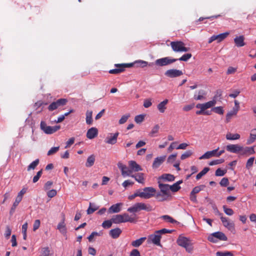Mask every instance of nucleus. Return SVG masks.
Here are the masks:
<instances>
[{
    "instance_id": "16",
    "label": "nucleus",
    "mask_w": 256,
    "mask_h": 256,
    "mask_svg": "<svg viewBox=\"0 0 256 256\" xmlns=\"http://www.w3.org/2000/svg\"><path fill=\"white\" fill-rule=\"evenodd\" d=\"M240 146L238 144H230L226 146V150L230 152L238 154L240 152Z\"/></svg>"
},
{
    "instance_id": "25",
    "label": "nucleus",
    "mask_w": 256,
    "mask_h": 256,
    "mask_svg": "<svg viewBox=\"0 0 256 256\" xmlns=\"http://www.w3.org/2000/svg\"><path fill=\"white\" fill-rule=\"evenodd\" d=\"M216 104V100L214 99L212 100L209 101L207 102H206L204 104H200L201 107L204 110L208 108H210L214 106Z\"/></svg>"
},
{
    "instance_id": "13",
    "label": "nucleus",
    "mask_w": 256,
    "mask_h": 256,
    "mask_svg": "<svg viewBox=\"0 0 256 256\" xmlns=\"http://www.w3.org/2000/svg\"><path fill=\"white\" fill-rule=\"evenodd\" d=\"M254 152V149L252 147H243L240 146L239 154L249 156Z\"/></svg>"
},
{
    "instance_id": "30",
    "label": "nucleus",
    "mask_w": 256,
    "mask_h": 256,
    "mask_svg": "<svg viewBox=\"0 0 256 256\" xmlns=\"http://www.w3.org/2000/svg\"><path fill=\"white\" fill-rule=\"evenodd\" d=\"M146 237H142L132 242L131 245L134 247H138L144 242L146 240Z\"/></svg>"
},
{
    "instance_id": "38",
    "label": "nucleus",
    "mask_w": 256,
    "mask_h": 256,
    "mask_svg": "<svg viewBox=\"0 0 256 256\" xmlns=\"http://www.w3.org/2000/svg\"><path fill=\"white\" fill-rule=\"evenodd\" d=\"M206 95V92L203 90H200L198 91V96H194V99L196 100H202L204 98V96Z\"/></svg>"
},
{
    "instance_id": "58",
    "label": "nucleus",
    "mask_w": 256,
    "mask_h": 256,
    "mask_svg": "<svg viewBox=\"0 0 256 256\" xmlns=\"http://www.w3.org/2000/svg\"><path fill=\"white\" fill-rule=\"evenodd\" d=\"M130 116V115L129 114L122 116L120 119L119 120V124H124L127 121Z\"/></svg>"
},
{
    "instance_id": "26",
    "label": "nucleus",
    "mask_w": 256,
    "mask_h": 256,
    "mask_svg": "<svg viewBox=\"0 0 256 256\" xmlns=\"http://www.w3.org/2000/svg\"><path fill=\"white\" fill-rule=\"evenodd\" d=\"M136 206H138L139 210H146L147 212H150L152 210V206L150 205H146L144 203L138 202L136 203Z\"/></svg>"
},
{
    "instance_id": "19",
    "label": "nucleus",
    "mask_w": 256,
    "mask_h": 256,
    "mask_svg": "<svg viewBox=\"0 0 256 256\" xmlns=\"http://www.w3.org/2000/svg\"><path fill=\"white\" fill-rule=\"evenodd\" d=\"M244 40V36H237L234 38V42L236 46L242 47L246 44Z\"/></svg>"
},
{
    "instance_id": "41",
    "label": "nucleus",
    "mask_w": 256,
    "mask_h": 256,
    "mask_svg": "<svg viewBox=\"0 0 256 256\" xmlns=\"http://www.w3.org/2000/svg\"><path fill=\"white\" fill-rule=\"evenodd\" d=\"M216 256H234L232 252L226 251L222 252H216Z\"/></svg>"
},
{
    "instance_id": "9",
    "label": "nucleus",
    "mask_w": 256,
    "mask_h": 256,
    "mask_svg": "<svg viewBox=\"0 0 256 256\" xmlns=\"http://www.w3.org/2000/svg\"><path fill=\"white\" fill-rule=\"evenodd\" d=\"M164 74L168 78H174L182 75L183 72L180 70L172 68L167 70Z\"/></svg>"
},
{
    "instance_id": "51",
    "label": "nucleus",
    "mask_w": 256,
    "mask_h": 256,
    "mask_svg": "<svg viewBox=\"0 0 256 256\" xmlns=\"http://www.w3.org/2000/svg\"><path fill=\"white\" fill-rule=\"evenodd\" d=\"M224 212L228 216H232L234 214V210L230 208H228L226 206H222Z\"/></svg>"
},
{
    "instance_id": "48",
    "label": "nucleus",
    "mask_w": 256,
    "mask_h": 256,
    "mask_svg": "<svg viewBox=\"0 0 256 256\" xmlns=\"http://www.w3.org/2000/svg\"><path fill=\"white\" fill-rule=\"evenodd\" d=\"M174 231V230H167L166 228H162V229H161L160 230H156L155 232V233L156 234H160L161 236V234H166V233L171 234Z\"/></svg>"
},
{
    "instance_id": "35",
    "label": "nucleus",
    "mask_w": 256,
    "mask_h": 256,
    "mask_svg": "<svg viewBox=\"0 0 256 256\" xmlns=\"http://www.w3.org/2000/svg\"><path fill=\"white\" fill-rule=\"evenodd\" d=\"M132 178H134L140 184H144V174L142 173H139L137 174L136 176L132 175Z\"/></svg>"
},
{
    "instance_id": "53",
    "label": "nucleus",
    "mask_w": 256,
    "mask_h": 256,
    "mask_svg": "<svg viewBox=\"0 0 256 256\" xmlns=\"http://www.w3.org/2000/svg\"><path fill=\"white\" fill-rule=\"evenodd\" d=\"M60 149V146H56L52 148L48 152L47 154L48 156H50L54 154L56 152H57Z\"/></svg>"
},
{
    "instance_id": "8",
    "label": "nucleus",
    "mask_w": 256,
    "mask_h": 256,
    "mask_svg": "<svg viewBox=\"0 0 256 256\" xmlns=\"http://www.w3.org/2000/svg\"><path fill=\"white\" fill-rule=\"evenodd\" d=\"M67 102L68 100L66 98L58 99L56 101L52 102L48 106V110L50 111H52L60 106L66 105Z\"/></svg>"
},
{
    "instance_id": "7",
    "label": "nucleus",
    "mask_w": 256,
    "mask_h": 256,
    "mask_svg": "<svg viewBox=\"0 0 256 256\" xmlns=\"http://www.w3.org/2000/svg\"><path fill=\"white\" fill-rule=\"evenodd\" d=\"M178 60L176 58H172L170 57H164L158 58L155 61V64L159 66H164L170 64Z\"/></svg>"
},
{
    "instance_id": "56",
    "label": "nucleus",
    "mask_w": 256,
    "mask_h": 256,
    "mask_svg": "<svg viewBox=\"0 0 256 256\" xmlns=\"http://www.w3.org/2000/svg\"><path fill=\"white\" fill-rule=\"evenodd\" d=\"M220 184L222 186H227L229 184L228 179L227 178H223L220 182Z\"/></svg>"
},
{
    "instance_id": "43",
    "label": "nucleus",
    "mask_w": 256,
    "mask_h": 256,
    "mask_svg": "<svg viewBox=\"0 0 256 256\" xmlns=\"http://www.w3.org/2000/svg\"><path fill=\"white\" fill-rule=\"evenodd\" d=\"M135 64L134 62L130 64H116L115 66H120L123 68V70L124 71L125 68H130Z\"/></svg>"
},
{
    "instance_id": "63",
    "label": "nucleus",
    "mask_w": 256,
    "mask_h": 256,
    "mask_svg": "<svg viewBox=\"0 0 256 256\" xmlns=\"http://www.w3.org/2000/svg\"><path fill=\"white\" fill-rule=\"evenodd\" d=\"M144 120V116L140 114L136 116L134 120L136 123H140Z\"/></svg>"
},
{
    "instance_id": "57",
    "label": "nucleus",
    "mask_w": 256,
    "mask_h": 256,
    "mask_svg": "<svg viewBox=\"0 0 256 256\" xmlns=\"http://www.w3.org/2000/svg\"><path fill=\"white\" fill-rule=\"evenodd\" d=\"M40 161H33L28 167V170L30 171V170H34L36 166L38 164Z\"/></svg>"
},
{
    "instance_id": "12",
    "label": "nucleus",
    "mask_w": 256,
    "mask_h": 256,
    "mask_svg": "<svg viewBox=\"0 0 256 256\" xmlns=\"http://www.w3.org/2000/svg\"><path fill=\"white\" fill-rule=\"evenodd\" d=\"M118 166L121 170L122 174L124 176H130L132 174V170L128 168L126 165L123 164L121 162L118 164Z\"/></svg>"
},
{
    "instance_id": "47",
    "label": "nucleus",
    "mask_w": 256,
    "mask_h": 256,
    "mask_svg": "<svg viewBox=\"0 0 256 256\" xmlns=\"http://www.w3.org/2000/svg\"><path fill=\"white\" fill-rule=\"evenodd\" d=\"M192 56V54L190 53H188L186 54H184L182 56H181L180 58L178 59V60H180V61H184L186 62L189 60L190 58H191Z\"/></svg>"
},
{
    "instance_id": "10",
    "label": "nucleus",
    "mask_w": 256,
    "mask_h": 256,
    "mask_svg": "<svg viewBox=\"0 0 256 256\" xmlns=\"http://www.w3.org/2000/svg\"><path fill=\"white\" fill-rule=\"evenodd\" d=\"M229 34V32H226L224 33L220 34L218 35H213L208 40V44L212 43L214 40H217L218 42H221L224 40Z\"/></svg>"
},
{
    "instance_id": "14",
    "label": "nucleus",
    "mask_w": 256,
    "mask_h": 256,
    "mask_svg": "<svg viewBox=\"0 0 256 256\" xmlns=\"http://www.w3.org/2000/svg\"><path fill=\"white\" fill-rule=\"evenodd\" d=\"M118 134L119 133L118 132L115 133L114 134H110V136H108L105 139L106 143L111 144H115L117 142V138Z\"/></svg>"
},
{
    "instance_id": "5",
    "label": "nucleus",
    "mask_w": 256,
    "mask_h": 256,
    "mask_svg": "<svg viewBox=\"0 0 256 256\" xmlns=\"http://www.w3.org/2000/svg\"><path fill=\"white\" fill-rule=\"evenodd\" d=\"M172 50L174 52H186L190 48L185 46V44L182 41L172 42L170 44Z\"/></svg>"
},
{
    "instance_id": "59",
    "label": "nucleus",
    "mask_w": 256,
    "mask_h": 256,
    "mask_svg": "<svg viewBox=\"0 0 256 256\" xmlns=\"http://www.w3.org/2000/svg\"><path fill=\"white\" fill-rule=\"evenodd\" d=\"M192 154V152L190 150H188L185 152L182 156L181 159L184 160L188 158Z\"/></svg>"
},
{
    "instance_id": "33",
    "label": "nucleus",
    "mask_w": 256,
    "mask_h": 256,
    "mask_svg": "<svg viewBox=\"0 0 256 256\" xmlns=\"http://www.w3.org/2000/svg\"><path fill=\"white\" fill-rule=\"evenodd\" d=\"M21 200H20L19 198H16L15 202H14L10 211V216L13 214L16 206H18V204L21 202Z\"/></svg>"
},
{
    "instance_id": "54",
    "label": "nucleus",
    "mask_w": 256,
    "mask_h": 256,
    "mask_svg": "<svg viewBox=\"0 0 256 256\" xmlns=\"http://www.w3.org/2000/svg\"><path fill=\"white\" fill-rule=\"evenodd\" d=\"M135 64H137L138 66L144 68L148 65V62L142 60H139L134 62Z\"/></svg>"
},
{
    "instance_id": "11",
    "label": "nucleus",
    "mask_w": 256,
    "mask_h": 256,
    "mask_svg": "<svg viewBox=\"0 0 256 256\" xmlns=\"http://www.w3.org/2000/svg\"><path fill=\"white\" fill-rule=\"evenodd\" d=\"M161 238L162 236L160 234H156L154 232V234H151L148 236V240L151 241L154 244L162 246L160 242Z\"/></svg>"
},
{
    "instance_id": "23",
    "label": "nucleus",
    "mask_w": 256,
    "mask_h": 256,
    "mask_svg": "<svg viewBox=\"0 0 256 256\" xmlns=\"http://www.w3.org/2000/svg\"><path fill=\"white\" fill-rule=\"evenodd\" d=\"M212 236L220 240L226 241L228 240V238L225 234L221 232H215L212 234Z\"/></svg>"
},
{
    "instance_id": "21",
    "label": "nucleus",
    "mask_w": 256,
    "mask_h": 256,
    "mask_svg": "<svg viewBox=\"0 0 256 256\" xmlns=\"http://www.w3.org/2000/svg\"><path fill=\"white\" fill-rule=\"evenodd\" d=\"M256 140V128L252 129L250 130V137L246 140L247 144H250Z\"/></svg>"
},
{
    "instance_id": "28",
    "label": "nucleus",
    "mask_w": 256,
    "mask_h": 256,
    "mask_svg": "<svg viewBox=\"0 0 256 256\" xmlns=\"http://www.w3.org/2000/svg\"><path fill=\"white\" fill-rule=\"evenodd\" d=\"M122 216L124 222H136V218H132L130 217L129 215L127 213H124L122 214H121Z\"/></svg>"
},
{
    "instance_id": "24",
    "label": "nucleus",
    "mask_w": 256,
    "mask_h": 256,
    "mask_svg": "<svg viewBox=\"0 0 256 256\" xmlns=\"http://www.w3.org/2000/svg\"><path fill=\"white\" fill-rule=\"evenodd\" d=\"M130 170H132V173L133 171L138 172L142 170L140 166L136 161H130L129 164Z\"/></svg>"
},
{
    "instance_id": "1",
    "label": "nucleus",
    "mask_w": 256,
    "mask_h": 256,
    "mask_svg": "<svg viewBox=\"0 0 256 256\" xmlns=\"http://www.w3.org/2000/svg\"><path fill=\"white\" fill-rule=\"evenodd\" d=\"M156 190L152 187H146L143 189V192H140V190L133 194L129 196L128 200H132L136 196H140L141 198L148 199L155 196Z\"/></svg>"
},
{
    "instance_id": "18",
    "label": "nucleus",
    "mask_w": 256,
    "mask_h": 256,
    "mask_svg": "<svg viewBox=\"0 0 256 256\" xmlns=\"http://www.w3.org/2000/svg\"><path fill=\"white\" fill-rule=\"evenodd\" d=\"M98 134V130L96 128H91L86 133V137L89 139H92Z\"/></svg>"
},
{
    "instance_id": "52",
    "label": "nucleus",
    "mask_w": 256,
    "mask_h": 256,
    "mask_svg": "<svg viewBox=\"0 0 256 256\" xmlns=\"http://www.w3.org/2000/svg\"><path fill=\"white\" fill-rule=\"evenodd\" d=\"M159 128H160V126L158 124L155 125L154 126V128H152L150 132V136L152 137L154 136V134L158 132Z\"/></svg>"
},
{
    "instance_id": "39",
    "label": "nucleus",
    "mask_w": 256,
    "mask_h": 256,
    "mask_svg": "<svg viewBox=\"0 0 256 256\" xmlns=\"http://www.w3.org/2000/svg\"><path fill=\"white\" fill-rule=\"evenodd\" d=\"M116 67L117 68L110 70L108 72L110 74H118L124 72L122 67Z\"/></svg>"
},
{
    "instance_id": "3",
    "label": "nucleus",
    "mask_w": 256,
    "mask_h": 256,
    "mask_svg": "<svg viewBox=\"0 0 256 256\" xmlns=\"http://www.w3.org/2000/svg\"><path fill=\"white\" fill-rule=\"evenodd\" d=\"M176 242L178 246L185 248L186 251L188 252H192L193 250L192 243L188 238L180 236L177 239Z\"/></svg>"
},
{
    "instance_id": "61",
    "label": "nucleus",
    "mask_w": 256,
    "mask_h": 256,
    "mask_svg": "<svg viewBox=\"0 0 256 256\" xmlns=\"http://www.w3.org/2000/svg\"><path fill=\"white\" fill-rule=\"evenodd\" d=\"M57 192L56 190L52 189L47 192V196L50 198H52L56 195Z\"/></svg>"
},
{
    "instance_id": "46",
    "label": "nucleus",
    "mask_w": 256,
    "mask_h": 256,
    "mask_svg": "<svg viewBox=\"0 0 256 256\" xmlns=\"http://www.w3.org/2000/svg\"><path fill=\"white\" fill-rule=\"evenodd\" d=\"M212 110L219 114H223L224 113V110L222 106L214 107L212 108Z\"/></svg>"
},
{
    "instance_id": "32",
    "label": "nucleus",
    "mask_w": 256,
    "mask_h": 256,
    "mask_svg": "<svg viewBox=\"0 0 256 256\" xmlns=\"http://www.w3.org/2000/svg\"><path fill=\"white\" fill-rule=\"evenodd\" d=\"M112 221L114 224H120L123 222L124 219L121 214H116L112 216Z\"/></svg>"
},
{
    "instance_id": "55",
    "label": "nucleus",
    "mask_w": 256,
    "mask_h": 256,
    "mask_svg": "<svg viewBox=\"0 0 256 256\" xmlns=\"http://www.w3.org/2000/svg\"><path fill=\"white\" fill-rule=\"evenodd\" d=\"M169 188L172 192H176L180 189V186L174 183L172 186H170Z\"/></svg>"
},
{
    "instance_id": "44",
    "label": "nucleus",
    "mask_w": 256,
    "mask_h": 256,
    "mask_svg": "<svg viewBox=\"0 0 256 256\" xmlns=\"http://www.w3.org/2000/svg\"><path fill=\"white\" fill-rule=\"evenodd\" d=\"M237 114L232 110L229 112L226 115V122L228 123L230 122L232 118L234 116H236Z\"/></svg>"
},
{
    "instance_id": "34",
    "label": "nucleus",
    "mask_w": 256,
    "mask_h": 256,
    "mask_svg": "<svg viewBox=\"0 0 256 256\" xmlns=\"http://www.w3.org/2000/svg\"><path fill=\"white\" fill-rule=\"evenodd\" d=\"M92 110H87L86 112V123L88 124H91L92 123Z\"/></svg>"
},
{
    "instance_id": "50",
    "label": "nucleus",
    "mask_w": 256,
    "mask_h": 256,
    "mask_svg": "<svg viewBox=\"0 0 256 256\" xmlns=\"http://www.w3.org/2000/svg\"><path fill=\"white\" fill-rule=\"evenodd\" d=\"M226 172V170H222L220 168H218L215 172V175L216 176H224Z\"/></svg>"
},
{
    "instance_id": "2",
    "label": "nucleus",
    "mask_w": 256,
    "mask_h": 256,
    "mask_svg": "<svg viewBox=\"0 0 256 256\" xmlns=\"http://www.w3.org/2000/svg\"><path fill=\"white\" fill-rule=\"evenodd\" d=\"M158 183V187L160 190V192H158L156 195V198L159 202H163L166 200L168 198H171L172 196L170 192V185L168 184H164Z\"/></svg>"
},
{
    "instance_id": "4",
    "label": "nucleus",
    "mask_w": 256,
    "mask_h": 256,
    "mask_svg": "<svg viewBox=\"0 0 256 256\" xmlns=\"http://www.w3.org/2000/svg\"><path fill=\"white\" fill-rule=\"evenodd\" d=\"M224 152V150H220L219 148L208 151L199 158V159H210L212 158H218Z\"/></svg>"
},
{
    "instance_id": "42",
    "label": "nucleus",
    "mask_w": 256,
    "mask_h": 256,
    "mask_svg": "<svg viewBox=\"0 0 256 256\" xmlns=\"http://www.w3.org/2000/svg\"><path fill=\"white\" fill-rule=\"evenodd\" d=\"M204 185H200L198 186H195L191 192L192 194H196L199 192L200 190H202L205 188Z\"/></svg>"
},
{
    "instance_id": "15",
    "label": "nucleus",
    "mask_w": 256,
    "mask_h": 256,
    "mask_svg": "<svg viewBox=\"0 0 256 256\" xmlns=\"http://www.w3.org/2000/svg\"><path fill=\"white\" fill-rule=\"evenodd\" d=\"M64 220L65 216L64 214H62V221L58 224L57 226V228L60 230V232L62 234H63L64 235H66L67 231L66 224L64 223Z\"/></svg>"
},
{
    "instance_id": "49",
    "label": "nucleus",
    "mask_w": 256,
    "mask_h": 256,
    "mask_svg": "<svg viewBox=\"0 0 256 256\" xmlns=\"http://www.w3.org/2000/svg\"><path fill=\"white\" fill-rule=\"evenodd\" d=\"M92 204L91 202H90L89 207L86 210L88 214H92V213H94L95 211H96L98 208V206H94V208H92Z\"/></svg>"
},
{
    "instance_id": "60",
    "label": "nucleus",
    "mask_w": 256,
    "mask_h": 256,
    "mask_svg": "<svg viewBox=\"0 0 256 256\" xmlns=\"http://www.w3.org/2000/svg\"><path fill=\"white\" fill-rule=\"evenodd\" d=\"M12 233V230L8 226H6V230L4 233V236L6 238H9Z\"/></svg>"
},
{
    "instance_id": "64",
    "label": "nucleus",
    "mask_w": 256,
    "mask_h": 256,
    "mask_svg": "<svg viewBox=\"0 0 256 256\" xmlns=\"http://www.w3.org/2000/svg\"><path fill=\"white\" fill-rule=\"evenodd\" d=\"M130 256H140V252L137 249H134L130 253Z\"/></svg>"
},
{
    "instance_id": "36",
    "label": "nucleus",
    "mask_w": 256,
    "mask_h": 256,
    "mask_svg": "<svg viewBox=\"0 0 256 256\" xmlns=\"http://www.w3.org/2000/svg\"><path fill=\"white\" fill-rule=\"evenodd\" d=\"M160 218H162L164 220H167L168 222L172 224H179V222L174 220L172 217L168 215L162 216L160 217Z\"/></svg>"
},
{
    "instance_id": "27",
    "label": "nucleus",
    "mask_w": 256,
    "mask_h": 256,
    "mask_svg": "<svg viewBox=\"0 0 256 256\" xmlns=\"http://www.w3.org/2000/svg\"><path fill=\"white\" fill-rule=\"evenodd\" d=\"M122 204V203H118L116 204L112 205L108 209L109 212L110 213H117L120 212V206Z\"/></svg>"
},
{
    "instance_id": "62",
    "label": "nucleus",
    "mask_w": 256,
    "mask_h": 256,
    "mask_svg": "<svg viewBox=\"0 0 256 256\" xmlns=\"http://www.w3.org/2000/svg\"><path fill=\"white\" fill-rule=\"evenodd\" d=\"M138 206L136 204L133 206L130 207L128 209V211L130 212H136L139 211Z\"/></svg>"
},
{
    "instance_id": "31",
    "label": "nucleus",
    "mask_w": 256,
    "mask_h": 256,
    "mask_svg": "<svg viewBox=\"0 0 256 256\" xmlns=\"http://www.w3.org/2000/svg\"><path fill=\"white\" fill-rule=\"evenodd\" d=\"M226 140H238L240 138V135L238 134H232L230 132H228L226 134Z\"/></svg>"
},
{
    "instance_id": "22",
    "label": "nucleus",
    "mask_w": 256,
    "mask_h": 256,
    "mask_svg": "<svg viewBox=\"0 0 256 256\" xmlns=\"http://www.w3.org/2000/svg\"><path fill=\"white\" fill-rule=\"evenodd\" d=\"M168 100L166 99L162 102L158 104L157 108L159 112L161 113H164L166 108V105L168 104Z\"/></svg>"
},
{
    "instance_id": "6",
    "label": "nucleus",
    "mask_w": 256,
    "mask_h": 256,
    "mask_svg": "<svg viewBox=\"0 0 256 256\" xmlns=\"http://www.w3.org/2000/svg\"><path fill=\"white\" fill-rule=\"evenodd\" d=\"M40 129L46 134H50L57 132L60 128V126H48L44 121H42L40 124Z\"/></svg>"
},
{
    "instance_id": "20",
    "label": "nucleus",
    "mask_w": 256,
    "mask_h": 256,
    "mask_svg": "<svg viewBox=\"0 0 256 256\" xmlns=\"http://www.w3.org/2000/svg\"><path fill=\"white\" fill-rule=\"evenodd\" d=\"M122 230L118 228L112 229L109 232L110 236L113 238H117L119 237L122 234Z\"/></svg>"
},
{
    "instance_id": "40",
    "label": "nucleus",
    "mask_w": 256,
    "mask_h": 256,
    "mask_svg": "<svg viewBox=\"0 0 256 256\" xmlns=\"http://www.w3.org/2000/svg\"><path fill=\"white\" fill-rule=\"evenodd\" d=\"M112 218L110 220H104L102 224V226L104 228H109L112 226Z\"/></svg>"
},
{
    "instance_id": "37",
    "label": "nucleus",
    "mask_w": 256,
    "mask_h": 256,
    "mask_svg": "<svg viewBox=\"0 0 256 256\" xmlns=\"http://www.w3.org/2000/svg\"><path fill=\"white\" fill-rule=\"evenodd\" d=\"M210 168L208 167H205L200 172H199L196 176V180H200L202 176L205 175L209 170Z\"/></svg>"
},
{
    "instance_id": "17",
    "label": "nucleus",
    "mask_w": 256,
    "mask_h": 256,
    "mask_svg": "<svg viewBox=\"0 0 256 256\" xmlns=\"http://www.w3.org/2000/svg\"><path fill=\"white\" fill-rule=\"evenodd\" d=\"M220 220L224 226L228 228L229 230L234 229V224L232 222H230L228 218L222 216H220Z\"/></svg>"
},
{
    "instance_id": "45",
    "label": "nucleus",
    "mask_w": 256,
    "mask_h": 256,
    "mask_svg": "<svg viewBox=\"0 0 256 256\" xmlns=\"http://www.w3.org/2000/svg\"><path fill=\"white\" fill-rule=\"evenodd\" d=\"M210 204L212 205V208L214 212V213L216 214H218L221 216L222 215V214L218 210V208H217L216 205L213 203L212 201V200H209Z\"/></svg>"
},
{
    "instance_id": "29",
    "label": "nucleus",
    "mask_w": 256,
    "mask_h": 256,
    "mask_svg": "<svg viewBox=\"0 0 256 256\" xmlns=\"http://www.w3.org/2000/svg\"><path fill=\"white\" fill-rule=\"evenodd\" d=\"M159 178H162L163 180H165L168 181V182H172L174 181L175 179V176L171 174H162Z\"/></svg>"
}]
</instances>
